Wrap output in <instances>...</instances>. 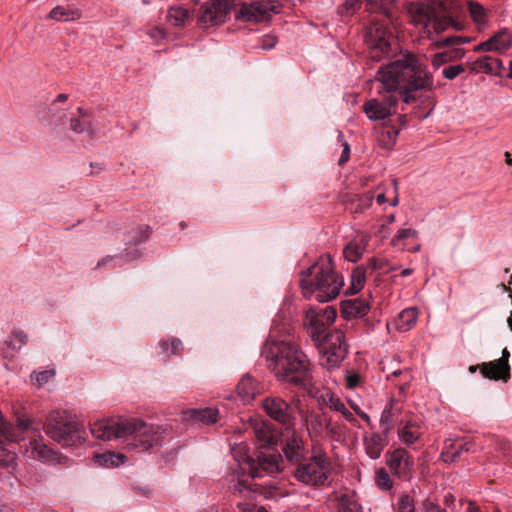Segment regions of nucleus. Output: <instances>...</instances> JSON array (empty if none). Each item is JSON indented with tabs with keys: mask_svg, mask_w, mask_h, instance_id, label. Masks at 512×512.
<instances>
[{
	"mask_svg": "<svg viewBox=\"0 0 512 512\" xmlns=\"http://www.w3.org/2000/svg\"><path fill=\"white\" fill-rule=\"evenodd\" d=\"M262 356L270 362L278 381L306 391L315 397L319 392L310 361L306 354L289 341L268 340L262 348Z\"/></svg>",
	"mask_w": 512,
	"mask_h": 512,
	"instance_id": "1",
	"label": "nucleus"
},
{
	"mask_svg": "<svg viewBox=\"0 0 512 512\" xmlns=\"http://www.w3.org/2000/svg\"><path fill=\"white\" fill-rule=\"evenodd\" d=\"M90 431L100 440L122 439L126 449L136 452L162 446L165 433L162 426L138 418L100 420L91 424Z\"/></svg>",
	"mask_w": 512,
	"mask_h": 512,
	"instance_id": "2",
	"label": "nucleus"
},
{
	"mask_svg": "<svg viewBox=\"0 0 512 512\" xmlns=\"http://www.w3.org/2000/svg\"><path fill=\"white\" fill-rule=\"evenodd\" d=\"M335 318L336 311L330 306L312 307L304 317V326L321 354L320 365L328 370L339 367L348 352L343 332L328 330Z\"/></svg>",
	"mask_w": 512,
	"mask_h": 512,
	"instance_id": "3",
	"label": "nucleus"
},
{
	"mask_svg": "<svg viewBox=\"0 0 512 512\" xmlns=\"http://www.w3.org/2000/svg\"><path fill=\"white\" fill-rule=\"evenodd\" d=\"M378 80L387 92L399 91V98L409 104L416 100L414 93L431 89L432 76L426 67L411 54L405 55L379 70Z\"/></svg>",
	"mask_w": 512,
	"mask_h": 512,
	"instance_id": "4",
	"label": "nucleus"
},
{
	"mask_svg": "<svg viewBox=\"0 0 512 512\" xmlns=\"http://www.w3.org/2000/svg\"><path fill=\"white\" fill-rule=\"evenodd\" d=\"M281 455L271 451H261L257 458L247 457L248 476L233 475L229 489L234 495L248 497L252 493H260L265 498H275L278 491L276 480L270 479L264 483H252L251 480L274 476L281 471Z\"/></svg>",
	"mask_w": 512,
	"mask_h": 512,
	"instance_id": "5",
	"label": "nucleus"
},
{
	"mask_svg": "<svg viewBox=\"0 0 512 512\" xmlns=\"http://www.w3.org/2000/svg\"><path fill=\"white\" fill-rule=\"evenodd\" d=\"M300 275L299 284L303 296L306 298L315 296V299L321 303L335 299L344 285V278L335 270L329 254L320 256Z\"/></svg>",
	"mask_w": 512,
	"mask_h": 512,
	"instance_id": "6",
	"label": "nucleus"
},
{
	"mask_svg": "<svg viewBox=\"0 0 512 512\" xmlns=\"http://www.w3.org/2000/svg\"><path fill=\"white\" fill-rule=\"evenodd\" d=\"M389 0H366L367 4L382 8ZM392 14L385 8L371 18L365 28L364 41L368 48L369 58L380 61L389 56L397 46V40L390 28Z\"/></svg>",
	"mask_w": 512,
	"mask_h": 512,
	"instance_id": "7",
	"label": "nucleus"
},
{
	"mask_svg": "<svg viewBox=\"0 0 512 512\" xmlns=\"http://www.w3.org/2000/svg\"><path fill=\"white\" fill-rule=\"evenodd\" d=\"M448 0L413 1L408 5V12L417 24H423L428 33L439 34L450 26L454 20L449 16Z\"/></svg>",
	"mask_w": 512,
	"mask_h": 512,
	"instance_id": "8",
	"label": "nucleus"
},
{
	"mask_svg": "<svg viewBox=\"0 0 512 512\" xmlns=\"http://www.w3.org/2000/svg\"><path fill=\"white\" fill-rule=\"evenodd\" d=\"M45 433L62 446H73L81 441V425L65 411H52L46 418Z\"/></svg>",
	"mask_w": 512,
	"mask_h": 512,
	"instance_id": "9",
	"label": "nucleus"
},
{
	"mask_svg": "<svg viewBox=\"0 0 512 512\" xmlns=\"http://www.w3.org/2000/svg\"><path fill=\"white\" fill-rule=\"evenodd\" d=\"M329 466L330 461L326 453L320 447L313 446L312 455L297 464L294 476L306 485H325L329 476Z\"/></svg>",
	"mask_w": 512,
	"mask_h": 512,
	"instance_id": "10",
	"label": "nucleus"
},
{
	"mask_svg": "<svg viewBox=\"0 0 512 512\" xmlns=\"http://www.w3.org/2000/svg\"><path fill=\"white\" fill-rule=\"evenodd\" d=\"M399 99L395 94L388 92L381 97L367 100L362 109L370 121L384 120L396 112Z\"/></svg>",
	"mask_w": 512,
	"mask_h": 512,
	"instance_id": "11",
	"label": "nucleus"
},
{
	"mask_svg": "<svg viewBox=\"0 0 512 512\" xmlns=\"http://www.w3.org/2000/svg\"><path fill=\"white\" fill-rule=\"evenodd\" d=\"M386 464L399 479L409 480L414 471V460L406 448L398 447L386 453Z\"/></svg>",
	"mask_w": 512,
	"mask_h": 512,
	"instance_id": "12",
	"label": "nucleus"
},
{
	"mask_svg": "<svg viewBox=\"0 0 512 512\" xmlns=\"http://www.w3.org/2000/svg\"><path fill=\"white\" fill-rule=\"evenodd\" d=\"M262 407L266 414L282 425H292L294 422V409L286 400L279 396H269L263 399Z\"/></svg>",
	"mask_w": 512,
	"mask_h": 512,
	"instance_id": "13",
	"label": "nucleus"
},
{
	"mask_svg": "<svg viewBox=\"0 0 512 512\" xmlns=\"http://www.w3.org/2000/svg\"><path fill=\"white\" fill-rule=\"evenodd\" d=\"M229 0H211L201 7L198 23L208 28L223 23L230 12Z\"/></svg>",
	"mask_w": 512,
	"mask_h": 512,
	"instance_id": "14",
	"label": "nucleus"
},
{
	"mask_svg": "<svg viewBox=\"0 0 512 512\" xmlns=\"http://www.w3.org/2000/svg\"><path fill=\"white\" fill-rule=\"evenodd\" d=\"M510 353L507 348L502 351V356L490 362H484L480 365V372L483 377L490 380H504L507 381L510 377L509 365Z\"/></svg>",
	"mask_w": 512,
	"mask_h": 512,
	"instance_id": "15",
	"label": "nucleus"
},
{
	"mask_svg": "<svg viewBox=\"0 0 512 512\" xmlns=\"http://www.w3.org/2000/svg\"><path fill=\"white\" fill-rule=\"evenodd\" d=\"M282 451L287 461L293 464H300L307 460L308 449L303 438L295 432L288 434L283 440Z\"/></svg>",
	"mask_w": 512,
	"mask_h": 512,
	"instance_id": "16",
	"label": "nucleus"
},
{
	"mask_svg": "<svg viewBox=\"0 0 512 512\" xmlns=\"http://www.w3.org/2000/svg\"><path fill=\"white\" fill-rule=\"evenodd\" d=\"M272 9L273 6L269 1L243 3L238 11V17L248 22H260L270 17Z\"/></svg>",
	"mask_w": 512,
	"mask_h": 512,
	"instance_id": "17",
	"label": "nucleus"
},
{
	"mask_svg": "<svg viewBox=\"0 0 512 512\" xmlns=\"http://www.w3.org/2000/svg\"><path fill=\"white\" fill-rule=\"evenodd\" d=\"M422 435V422L414 418L401 421L397 429L398 439L406 447H414V445L420 442Z\"/></svg>",
	"mask_w": 512,
	"mask_h": 512,
	"instance_id": "18",
	"label": "nucleus"
},
{
	"mask_svg": "<svg viewBox=\"0 0 512 512\" xmlns=\"http://www.w3.org/2000/svg\"><path fill=\"white\" fill-rule=\"evenodd\" d=\"M388 434L373 432L363 437L366 454L373 460L380 458L384 448L388 445Z\"/></svg>",
	"mask_w": 512,
	"mask_h": 512,
	"instance_id": "19",
	"label": "nucleus"
},
{
	"mask_svg": "<svg viewBox=\"0 0 512 512\" xmlns=\"http://www.w3.org/2000/svg\"><path fill=\"white\" fill-rule=\"evenodd\" d=\"M402 411V405L397 400H390L385 406L380 417V429L385 434H390L394 428L395 423L398 421Z\"/></svg>",
	"mask_w": 512,
	"mask_h": 512,
	"instance_id": "20",
	"label": "nucleus"
},
{
	"mask_svg": "<svg viewBox=\"0 0 512 512\" xmlns=\"http://www.w3.org/2000/svg\"><path fill=\"white\" fill-rule=\"evenodd\" d=\"M463 452H475L473 444L469 442L456 443L452 440H447L444 443L440 459L446 463H453L461 458Z\"/></svg>",
	"mask_w": 512,
	"mask_h": 512,
	"instance_id": "21",
	"label": "nucleus"
},
{
	"mask_svg": "<svg viewBox=\"0 0 512 512\" xmlns=\"http://www.w3.org/2000/svg\"><path fill=\"white\" fill-rule=\"evenodd\" d=\"M400 124L395 125H384L378 135V143L385 149H391L397 140V137L402 129L406 125V116L400 115L398 117Z\"/></svg>",
	"mask_w": 512,
	"mask_h": 512,
	"instance_id": "22",
	"label": "nucleus"
},
{
	"mask_svg": "<svg viewBox=\"0 0 512 512\" xmlns=\"http://www.w3.org/2000/svg\"><path fill=\"white\" fill-rule=\"evenodd\" d=\"M77 113L79 117L70 119V129L77 134L87 133L90 138H93L95 131L90 114L82 107L77 108Z\"/></svg>",
	"mask_w": 512,
	"mask_h": 512,
	"instance_id": "23",
	"label": "nucleus"
},
{
	"mask_svg": "<svg viewBox=\"0 0 512 512\" xmlns=\"http://www.w3.org/2000/svg\"><path fill=\"white\" fill-rule=\"evenodd\" d=\"M369 310V304L365 299L354 298L341 302V312L347 317H363Z\"/></svg>",
	"mask_w": 512,
	"mask_h": 512,
	"instance_id": "24",
	"label": "nucleus"
},
{
	"mask_svg": "<svg viewBox=\"0 0 512 512\" xmlns=\"http://www.w3.org/2000/svg\"><path fill=\"white\" fill-rule=\"evenodd\" d=\"M237 395L244 403H248L254 399L259 393L258 383L249 374L244 375L236 387Z\"/></svg>",
	"mask_w": 512,
	"mask_h": 512,
	"instance_id": "25",
	"label": "nucleus"
},
{
	"mask_svg": "<svg viewBox=\"0 0 512 512\" xmlns=\"http://www.w3.org/2000/svg\"><path fill=\"white\" fill-rule=\"evenodd\" d=\"M28 341V336L22 330H14L11 335L3 342L2 350L6 355L13 356Z\"/></svg>",
	"mask_w": 512,
	"mask_h": 512,
	"instance_id": "26",
	"label": "nucleus"
},
{
	"mask_svg": "<svg viewBox=\"0 0 512 512\" xmlns=\"http://www.w3.org/2000/svg\"><path fill=\"white\" fill-rule=\"evenodd\" d=\"M218 410L216 408L191 409L185 412V418L203 424H213L217 421Z\"/></svg>",
	"mask_w": 512,
	"mask_h": 512,
	"instance_id": "27",
	"label": "nucleus"
},
{
	"mask_svg": "<svg viewBox=\"0 0 512 512\" xmlns=\"http://www.w3.org/2000/svg\"><path fill=\"white\" fill-rule=\"evenodd\" d=\"M417 317L416 308L402 310L395 321L397 329L403 332L410 330L416 324Z\"/></svg>",
	"mask_w": 512,
	"mask_h": 512,
	"instance_id": "28",
	"label": "nucleus"
},
{
	"mask_svg": "<svg viewBox=\"0 0 512 512\" xmlns=\"http://www.w3.org/2000/svg\"><path fill=\"white\" fill-rule=\"evenodd\" d=\"M306 423L309 435L311 438L314 436H318L321 434L322 430L325 428V424H327L328 420L321 414L317 413H309L306 416Z\"/></svg>",
	"mask_w": 512,
	"mask_h": 512,
	"instance_id": "29",
	"label": "nucleus"
},
{
	"mask_svg": "<svg viewBox=\"0 0 512 512\" xmlns=\"http://www.w3.org/2000/svg\"><path fill=\"white\" fill-rule=\"evenodd\" d=\"M366 245L367 241L364 240L348 243L343 250L345 259L349 262L356 263L363 255Z\"/></svg>",
	"mask_w": 512,
	"mask_h": 512,
	"instance_id": "30",
	"label": "nucleus"
},
{
	"mask_svg": "<svg viewBox=\"0 0 512 512\" xmlns=\"http://www.w3.org/2000/svg\"><path fill=\"white\" fill-rule=\"evenodd\" d=\"M475 65L485 73L499 75L503 63L500 59L491 56H483L475 61Z\"/></svg>",
	"mask_w": 512,
	"mask_h": 512,
	"instance_id": "31",
	"label": "nucleus"
},
{
	"mask_svg": "<svg viewBox=\"0 0 512 512\" xmlns=\"http://www.w3.org/2000/svg\"><path fill=\"white\" fill-rule=\"evenodd\" d=\"M492 48L496 52H502L512 47V36L507 29H502L490 37Z\"/></svg>",
	"mask_w": 512,
	"mask_h": 512,
	"instance_id": "32",
	"label": "nucleus"
},
{
	"mask_svg": "<svg viewBox=\"0 0 512 512\" xmlns=\"http://www.w3.org/2000/svg\"><path fill=\"white\" fill-rule=\"evenodd\" d=\"M80 17L81 13L79 10L70 9L63 6H56L49 13V18L56 21H74Z\"/></svg>",
	"mask_w": 512,
	"mask_h": 512,
	"instance_id": "33",
	"label": "nucleus"
},
{
	"mask_svg": "<svg viewBox=\"0 0 512 512\" xmlns=\"http://www.w3.org/2000/svg\"><path fill=\"white\" fill-rule=\"evenodd\" d=\"M126 460V456L121 453L106 452L103 454L96 455V461L104 467H118L123 464Z\"/></svg>",
	"mask_w": 512,
	"mask_h": 512,
	"instance_id": "34",
	"label": "nucleus"
},
{
	"mask_svg": "<svg viewBox=\"0 0 512 512\" xmlns=\"http://www.w3.org/2000/svg\"><path fill=\"white\" fill-rule=\"evenodd\" d=\"M168 21L176 27H181L186 24L190 18L189 11L183 7H171L168 10Z\"/></svg>",
	"mask_w": 512,
	"mask_h": 512,
	"instance_id": "35",
	"label": "nucleus"
},
{
	"mask_svg": "<svg viewBox=\"0 0 512 512\" xmlns=\"http://www.w3.org/2000/svg\"><path fill=\"white\" fill-rule=\"evenodd\" d=\"M337 499L338 512H360V506L353 494H341Z\"/></svg>",
	"mask_w": 512,
	"mask_h": 512,
	"instance_id": "36",
	"label": "nucleus"
},
{
	"mask_svg": "<svg viewBox=\"0 0 512 512\" xmlns=\"http://www.w3.org/2000/svg\"><path fill=\"white\" fill-rule=\"evenodd\" d=\"M464 56V50L455 48L450 51H445L441 53H437L433 56L432 63L434 66H440L448 61L454 59H460Z\"/></svg>",
	"mask_w": 512,
	"mask_h": 512,
	"instance_id": "37",
	"label": "nucleus"
},
{
	"mask_svg": "<svg viewBox=\"0 0 512 512\" xmlns=\"http://www.w3.org/2000/svg\"><path fill=\"white\" fill-rule=\"evenodd\" d=\"M366 270L367 267L358 266L352 271L351 286L349 287L352 294L357 293L363 288L366 279Z\"/></svg>",
	"mask_w": 512,
	"mask_h": 512,
	"instance_id": "38",
	"label": "nucleus"
},
{
	"mask_svg": "<svg viewBox=\"0 0 512 512\" xmlns=\"http://www.w3.org/2000/svg\"><path fill=\"white\" fill-rule=\"evenodd\" d=\"M30 446L32 450L37 453V457L39 459L44 461H51L55 459V452L41 441H30Z\"/></svg>",
	"mask_w": 512,
	"mask_h": 512,
	"instance_id": "39",
	"label": "nucleus"
},
{
	"mask_svg": "<svg viewBox=\"0 0 512 512\" xmlns=\"http://www.w3.org/2000/svg\"><path fill=\"white\" fill-rule=\"evenodd\" d=\"M418 231L412 228L400 229L397 234L391 239V245L394 247H401L404 249V241L410 238H418Z\"/></svg>",
	"mask_w": 512,
	"mask_h": 512,
	"instance_id": "40",
	"label": "nucleus"
},
{
	"mask_svg": "<svg viewBox=\"0 0 512 512\" xmlns=\"http://www.w3.org/2000/svg\"><path fill=\"white\" fill-rule=\"evenodd\" d=\"M374 480L376 486L382 491H389L393 487V480L384 468L376 469Z\"/></svg>",
	"mask_w": 512,
	"mask_h": 512,
	"instance_id": "41",
	"label": "nucleus"
},
{
	"mask_svg": "<svg viewBox=\"0 0 512 512\" xmlns=\"http://www.w3.org/2000/svg\"><path fill=\"white\" fill-rule=\"evenodd\" d=\"M329 407L334 411L340 412L348 422L353 424L356 422L353 413L346 408L345 404L338 397L331 396L329 398Z\"/></svg>",
	"mask_w": 512,
	"mask_h": 512,
	"instance_id": "42",
	"label": "nucleus"
},
{
	"mask_svg": "<svg viewBox=\"0 0 512 512\" xmlns=\"http://www.w3.org/2000/svg\"><path fill=\"white\" fill-rule=\"evenodd\" d=\"M468 11L472 19L478 24H484L486 22V11L485 8L478 2L469 1Z\"/></svg>",
	"mask_w": 512,
	"mask_h": 512,
	"instance_id": "43",
	"label": "nucleus"
},
{
	"mask_svg": "<svg viewBox=\"0 0 512 512\" xmlns=\"http://www.w3.org/2000/svg\"><path fill=\"white\" fill-rule=\"evenodd\" d=\"M367 269L372 271L380 270L384 273L396 270L397 267L391 266L386 258L374 257L369 259L367 263Z\"/></svg>",
	"mask_w": 512,
	"mask_h": 512,
	"instance_id": "44",
	"label": "nucleus"
},
{
	"mask_svg": "<svg viewBox=\"0 0 512 512\" xmlns=\"http://www.w3.org/2000/svg\"><path fill=\"white\" fill-rule=\"evenodd\" d=\"M255 435L261 448L271 447L276 444L273 434L264 426L255 429Z\"/></svg>",
	"mask_w": 512,
	"mask_h": 512,
	"instance_id": "45",
	"label": "nucleus"
},
{
	"mask_svg": "<svg viewBox=\"0 0 512 512\" xmlns=\"http://www.w3.org/2000/svg\"><path fill=\"white\" fill-rule=\"evenodd\" d=\"M396 512H415V501L409 494H402L396 503Z\"/></svg>",
	"mask_w": 512,
	"mask_h": 512,
	"instance_id": "46",
	"label": "nucleus"
},
{
	"mask_svg": "<svg viewBox=\"0 0 512 512\" xmlns=\"http://www.w3.org/2000/svg\"><path fill=\"white\" fill-rule=\"evenodd\" d=\"M469 40L461 36H447L435 42L437 47H454L468 42Z\"/></svg>",
	"mask_w": 512,
	"mask_h": 512,
	"instance_id": "47",
	"label": "nucleus"
},
{
	"mask_svg": "<svg viewBox=\"0 0 512 512\" xmlns=\"http://www.w3.org/2000/svg\"><path fill=\"white\" fill-rule=\"evenodd\" d=\"M464 72L462 65H450L442 70V75L449 80L456 78L459 74Z\"/></svg>",
	"mask_w": 512,
	"mask_h": 512,
	"instance_id": "48",
	"label": "nucleus"
},
{
	"mask_svg": "<svg viewBox=\"0 0 512 512\" xmlns=\"http://www.w3.org/2000/svg\"><path fill=\"white\" fill-rule=\"evenodd\" d=\"M160 345L165 352H168L169 346H171V355H175L182 350V342L178 338H173L170 344L167 341H162Z\"/></svg>",
	"mask_w": 512,
	"mask_h": 512,
	"instance_id": "49",
	"label": "nucleus"
},
{
	"mask_svg": "<svg viewBox=\"0 0 512 512\" xmlns=\"http://www.w3.org/2000/svg\"><path fill=\"white\" fill-rule=\"evenodd\" d=\"M421 512H445V509L441 508L431 498H427L422 502Z\"/></svg>",
	"mask_w": 512,
	"mask_h": 512,
	"instance_id": "50",
	"label": "nucleus"
},
{
	"mask_svg": "<svg viewBox=\"0 0 512 512\" xmlns=\"http://www.w3.org/2000/svg\"><path fill=\"white\" fill-rule=\"evenodd\" d=\"M55 375L54 370H44L36 374V381L39 386L46 384Z\"/></svg>",
	"mask_w": 512,
	"mask_h": 512,
	"instance_id": "51",
	"label": "nucleus"
},
{
	"mask_svg": "<svg viewBox=\"0 0 512 512\" xmlns=\"http://www.w3.org/2000/svg\"><path fill=\"white\" fill-rule=\"evenodd\" d=\"M152 233V229L150 226H140L137 230V238L135 240L136 243H141L149 238Z\"/></svg>",
	"mask_w": 512,
	"mask_h": 512,
	"instance_id": "52",
	"label": "nucleus"
},
{
	"mask_svg": "<svg viewBox=\"0 0 512 512\" xmlns=\"http://www.w3.org/2000/svg\"><path fill=\"white\" fill-rule=\"evenodd\" d=\"M325 429L333 439L338 440L341 437L340 426L337 424H332L330 419L328 420L327 424H325Z\"/></svg>",
	"mask_w": 512,
	"mask_h": 512,
	"instance_id": "53",
	"label": "nucleus"
},
{
	"mask_svg": "<svg viewBox=\"0 0 512 512\" xmlns=\"http://www.w3.org/2000/svg\"><path fill=\"white\" fill-rule=\"evenodd\" d=\"M360 383V376L354 372H348L346 376V386L350 389L357 387Z\"/></svg>",
	"mask_w": 512,
	"mask_h": 512,
	"instance_id": "54",
	"label": "nucleus"
},
{
	"mask_svg": "<svg viewBox=\"0 0 512 512\" xmlns=\"http://www.w3.org/2000/svg\"><path fill=\"white\" fill-rule=\"evenodd\" d=\"M277 43V38L276 36L274 35H265L263 38H262V44H261V47L264 49V50H269V49H272Z\"/></svg>",
	"mask_w": 512,
	"mask_h": 512,
	"instance_id": "55",
	"label": "nucleus"
},
{
	"mask_svg": "<svg viewBox=\"0 0 512 512\" xmlns=\"http://www.w3.org/2000/svg\"><path fill=\"white\" fill-rule=\"evenodd\" d=\"M349 156H350V146L347 142H344L343 150H342L341 156L339 158L338 164L344 165L349 160Z\"/></svg>",
	"mask_w": 512,
	"mask_h": 512,
	"instance_id": "56",
	"label": "nucleus"
},
{
	"mask_svg": "<svg viewBox=\"0 0 512 512\" xmlns=\"http://www.w3.org/2000/svg\"><path fill=\"white\" fill-rule=\"evenodd\" d=\"M475 52H488V51H494L492 48V41L489 38L487 41H484L474 47Z\"/></svg>",
	"mask_w": 512,
	"mask_h": 512,
	"instance_id": "57",
	"label": "nucleus"
},
{
	"mask_svg": "<svg viewBox=\"0 0 512 512\" xmlns=\"http://www.w3.org/2000/svg\"><path fill=\"white\" fill-rule=\"evenodd\" d=\"M148 35L154 40H161L165 37V32L159 27H154L149 30Z\"/></svg>",
	"mask_w": 512,
	"mask_h": 512,
	"instance_id": "58",
	"label": "nucleus"
},
{
	"mask_svg": "<svg viewBox=\"0 0 512 512\" xmlns=\"http://www.w3.org/2000/svg\"><path fill=\"white\" fill-rule=\"evenodd\" d=\"M17 427L22 431H27L30 427L31 421L28 418L17 416Z\"/></svg>",
	"mask_w": 512,
	"mask_h": 512,
	"instance_id": "59",
	"label": "nucleus"
},
{
	"mask_svg": "<svg viewBox=\"0 0 512 512\" xmlns=\"http://www.w3.org/2000/svg\"><path fill=\"white\" fill-rule=\"evenodd\" d=\"M237 508L240 512H254L256 505L251 503H238Z\"/></svg>",
	"mask_w": 512,
	"mask_h": 512,
	"instance_id": "60",
	"label": "nucleus"
},
{
	"mask_svg": "<svg viewBox=\"0 0 512 512\" xmlns=\"http://www.w3.org/2000/svg\"><path fill=\"white\" fill-rule=\"evenodd\" d=\"M356 414H357L361 419H363V420L368 424V426H369L371 429H373V428H374V426L372 425V422H371L370 416H369L366 412H364V411H362V410H356Z\"/></svg>",
	"mask_w": 512,
	"mask_h": 512,
	"instance_id": "61",
	"label": "nucleus"
},
{
	"mask_svg": "<svg viewBox=\"0 0 512 512\" xmlns=\"http://www.w3.org/2000/svg\"><path fill=\"white\" fill-rule=\"evenodd\" d=\"M455 501L454 496L451 493H447L444 496L443 502L447 507H450L451 504H453Z\"/></svg>",
	"mask_w": 512,
	"mask_h": 512,
	"instance_id": "62",
	"label": "nucleus"
},
{
	"mask_svg": "<svg viewBox=\"0 0 512 512\" xmlns=\"http://www.w3.org/2000/svg\"><path fill=\"white\" fill-rule=\"evenodd\" d=\"M114 258L112 256H106L98 261L97 268L105 266L108 262L112 261Z\"/></svg>",
	"mask_w": 512,
	"mask_h": 512,
	"instance_id": "63",
	"label": "nucleus"
},
{
	"mask_svg": "<svg viewBox=\"0 0 512 512\" xmlns=\"http://www.w3.org/2000/svg\"><path fill=\"white\" fill-rule=\"evenodd\" d=\"M466 512H481L479 506H477L474 502H468V508Z\"/></svg>",
	"mask_w": 512,
	"mask_h": 512,
	"instance_id": "64",
	"label": "nucleus"
}]
</instances>
